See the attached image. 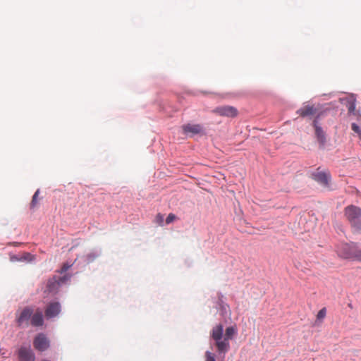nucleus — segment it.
I'll return each mask as SVG.
<instances>
[{
    "label": "nucleus",
    "instance_id": "nucleus-1",
    "mask_svg": "<svg viewBox=\"0 0 361 361\" xmlns=\"http://www.w3.org/2000/svg\"><path fill=\"white\" fill-rule=\"evenodd\" d=\"M338 257L361 262V249L355 243L339 242L335 245Z\"/></svg>",
    "mask_w": 361,
    "mask_h": 361
},
{
    "label": "nucleus",
    "instance_id": "nucleus-2",
    "mask_svg": "<svg viewBox=\"0 0 361 361\" xmlns=\"http://www.w3.org/2000/svg\"><path fill=\"white\" fill-rule=\"evenodd\" d=\"M344 215L356 230H361V209L355 205H350L345 208Z\"/></svg>",
    "mask_w": 361,
    "mask_h": 361
},
{
    "label": "nucleus",
    "instance_id": "nucleus-3",
    "mask_svg": "<svg viewBox=\"0 0 361 361\" xmlns=\"http://www.w3.org/2000/svg\"><path fill=\"white\" fill-rule=\"evenodd\" d=\"M236 331V328L234 326L226 328L223 341L217 343V350L219 353H225L229 350V341L233 338Z\"/></svg>",
    "mask_w": 361,
    "mask_h": 361
},
{
    "label": "nucleus",
    "instance_id": "nucleus-4",
    "mask_svg": "<svg viewBox=\"0 0 361 361\" xmlns=\"http://www.w3.org/2000/svg\"><path fill=\"white\" fill-rule=\"evenodd\" d=\"M33 314V308L27 306L16 314V322L19 327H27L30 324L31 316Z\"/></svg>",
    "mask_w": 361,
    "mask_h": 361
},
{
    "label": "nucleus",
    "instance_id": "nucleus-5",
    "mask_svg": "<svg viewBox=\"0 0 361 361\" xmlns=\"http://www.w3.org/2000/svg\"><path fill=\"white\" fill-rule=\"evenodd\" d=\"M213 112L220 116H225L228 118H235L238 114V109L229 105L220 106L215 108Z\"/></svg>",
    "mask_w": 361,
    "mask_h": 361
},
{
    "label": "nucleus",
    "instance_id": "nucleus-6",
    "mask_svg": "<svg viewBox=\"0 0 361 361\" xmlns=\"http://www.w3.org/2000/svg\"><path fill=\"white\" fill-rule=\"evenodd\" d=\"M69 279L70 276L68 275H65L62 277H53L52 279H50L47 281L46 291L49 293H55L58 290L59 286L64 283L66 281L69 280Z\"/></svg>",
    "mask_w": 361,
    "mask_h": 361
},
{
    "label": "nucleus",
    "instance_id": "nucleus-7",
    "mask_svg": "<svg viewBox=\"0 0 361 361\" xmlns=\"http://www.w3.org/2000/svg\"><path fill=\"white\" fill-rule=\"evenodd\" d=\"M312 178L322 186L329 188L331 180L330 174L327 172L317 171L312 174Z\"/></svg>",
    "mask_w": 361,
    "mask_h": 361
},
{
    "label": "nucleus",
    "instance_id": "nucleus-8",
    "mask_svg": "<svg viewBox=\"0 0 361 361\" xmlns=\"http://www.w3.org/2000/svg\"><path fill=\"white\" fill-rule=\"evenodd\" d=\"M33 345L39 351H44L49 346V342L43 334H38L34 339Z\"/></svg>",
    "mask_w": 361,
    "mask_h": 361
},
{
    "label": "nucleus",
    "instance_id": "nucleus-9",
    "mask_svg": "<svg viewBox=\"0 0 361 361\" xmlns=\"http://www.w3.org/2000/svg\"><path fill=\"white\" fill-rule=\"evenodd\" d=\"M20 361H35V355L30 347H21L18 350Z\"/></svg>",
    "mask_w": 361,
    "mask_h": 361
},
{
    "label": "nucleus",
    "instance_id": "nucleus-10",
    "mask_svg": "<svg viewBox=\"0 0 361 361\" xmlns=\"http://www.w3.org/2000/svg\"><path fill=\"white\" fill-rule=\"evenodd\" d=\"M30 324L33 326H42L44 324L43 313L39 308L33 309V314L31 316Z\"/></svg>",
    "mask_w": 361,
    "mask_h": 361
},
{
    "label": "nucleus",
    "instance_id": "nucleus-11",
    "mask_svg": "<svg viewBox=\"0 0 361 361\" xmlns=\"http://www.w3.org/2000/svg\"><path fill=\"white\" fill-rule=\"evenodd\" d=\"M313 126L314 127L317 140L319 143L320 147H324L326 142V134L322 130V127L318 126L317 119L314 120Z\"/></svg>",
    "mask_w": 361,
    "mask_h": 361
},
{
    "label": "nucleus",
    "instance_id": "nucleus-12",
    "mask_svg": "<svg viewBox=\"0 0 361 361\" xmlns=\"http://www.w3.org/2000/svg\"><path fill=\"white\" fill-rule=\"evenodd\" d=\"M61 311V305L58 302H53L48 305L45 310V315L47 318L57 316Z\"/></svg>",
    "mask_w": 361,
    "mask_h": 361
},
{
    "label": "nucleus",
    "instance_id": "nucleus-13",
    "mask_svg": "<svg viewBox=\"0 0 361 361\" xmlns=\"http://www.w3.org/2000/svg\"><path fill=\"white\" fill-rule=\"evenodd\" d=\"M183 131L185 135H197L202 131V127L200 124L187 123L182 126Z\"/></svg>",
    "mask_w": 361,
    "mask_h": 361
},
{
    "label": "nucleus",
    "instance_id": "nucleus-14",
    "mask_svg": "<svg viewBox=\"0 0 361 361\" xmlns=\"http://www.w3.org/2000/svg\"><path fill=\"white\" fill-rule=\"evenodd\" d=\"M318 109L314 105L307 104L299 109L297 111V114L302 117H307L315 115Z\"/></svg>",
    "mask_w": 361,
    "mask_h": 361
},
{
    "label": "nucleus",
    "instance_id": "nucleus-15",
    "mask_svg": "<svg viewBox=\"0 0 361 361\" xmlns=\"http://www.w3.org/2000/svg\"><path fill=\"white\" fill-rule=\"evenodd\" d=\"M223 332L224 328L221 324H218L212 329V337L215 341V345L217 347V343L219 342L223 341Z\"/></svg>",
    "mask_w": 361,
    "mask_h": 361
},
{
    "label": "nucleus",
    "instance_id": "nucleus-16",
    "mask_svg": "<svg viewBox=\"0 0 361 361\" xmlns=\"http://www.w3.org/2000/svg\"><path fill=\"white\" fill-rule=\"evenodd\" d=\"M39 190H37L34 195L32 196V201H31V203H30V207L31 208H34L37 206V203H38V201H37V197L39 195Z\"/></svg>",
    "mask_w": 361,
    "mask_h": 361
},
{
    "label": "nucleus",
    "instance_id": "nucleus-17",
    "mask_svg": "<svg viewBox=\"0 0 361 361\" xmlns=\"http://www.w3.org/2000/svg\"><path fill=\"white\" fill-rule=\"evenodd\" d=\"M348 110L349 114L356 115L355 113V104L354 101L350 102L348 105Z\"/></svg>",
    "mask_w": 361,
    "mask_h": 361
},
{
    "label": "nucleus",
    "instance_id": "nucleus-18",
    "mask_svg": "<svg viewBox=\"0 0 361 361\" xmlns=\"http://www.w3.org/2000/svg\"><path fill=\"white\" fill-rule=\"evenodd\" d=\"M360 125L353 123L351 125L352 130L357 133L359 137L361 138V129H360Z\"/></svg>",
    "mask_w": 361,
    "mask_h": 361
},
{
    "label": "nucleus",
    "instance_id": "nucleus-19",
    "mask_svg": "<svg viewBox=\"0 0 361 361\" xmlns=\"http://www.w3.org/2000/svg\"><path fill=\"white\" fill-rule=\"evenodd\" d=\"M326 310L325 307H323L318 312L317 315V319L319 320L323 319L326 317Z\"/></svg>",
    "mask_w": 361,
    "mask_h": 361
},
{
    "label": "nucleus",
    "instance_id": "nucleus-20",
    "mask_svg": "<svg viewBox=\"0 0 361 361\" xmlns=\"http://www.w3.org/2000/svg\"><path fill=\"white\" fill-rule=\"evenodd\" d=\"M155 222L160 226H163L164 216L161 214H158L155 217Z\"/></svg>",
    "mask_w": 361,
    "mask_h": 361
},
{
    "label": "nucleus",
    "instance_id": "nucleus-21",
    "mask_svg": "<svg viewBox=\"0 0 361 361\" xmlns=\"http://www.w3.org/2000/svg\"><path fill=\"white\" fill-rule=\"evenodd\" d=\"M176 219V216L175 214L171 213L168 215L166 219V224H169L171 222H173Z\"/></svg>",
    "mask_w": 361,
    "mask_h": 361
},
{
    "label": "nucleus",
    "instance_id": "nucleus-22",
    "mask_svg": "<svg viewBox=\"0 0 361 361\" xmlns=\"http://www.w3.org/2000/svg\"><path fill=\"white\" fill-rule=\"evenodd\" d=\"M32 258V256L31 254L26 252L23 255V256L20 258V260H26V261H31Z\"/></svg>",
    "mask_w": 361,
    "mask_h": 361
},
{
    "label": "nucleus",
    "instance_id": "nucleus-23",
    "mask_svg": "<svg viewBox=\"0 0 361 361\" xmlns=\"http://www.w3.org/2000/svg\"><path fill=\"white\" fill-rule=\"evenodd\" d=\"M206 361H215L214 355L210 352L206 353Z\"/></svg>",
    "mask_w": 361,
    "mask_h": 361
},
{
    "label": "nucleus",
    "instance_id": "nucleus-24",
    "mask_svg": "<svg viewBox=\"0 0 361 361\" xmlns=\"http://www.w3.org/2000/svg\"><path fill=\"white\" fill-rule=\"evenodd\" d=\"M70 267H71L70 265H68L67 264H64L63 265V267H61L60 272L61 274L63 272H66L70 268Z\"/></svg>",
    "mask_w": 361,
    "mask_h": 361
},
{
    "label": "nucleus",
    "instance_id": "nucleus-25",
    "mask_svg": "<svg viewBox=\"0 0 361 361\" xmlns=\"http://www.w3.org/2000/svg\"><path fill=\"white\" fill-rule=\"evenodd\" d=\"M357 124H359L361 126V116L360 115L357 116Z\"/></svg>",
    "mask_w": 361,
    "mask_h": 361
}]
</instances>
